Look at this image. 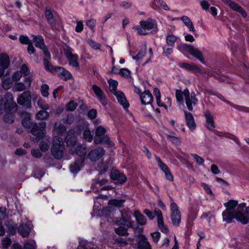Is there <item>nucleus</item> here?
<instances>
[{
	"label": "nucleus",
	"mask_w": 249,
	"mask_h": 249,
	"mask_svg": "<svg viewBox=\"0 0 249 249\" xmlns=\"http://www.w3.org/2000/svg\"><path fill=\"white\" fill-rule=\"evenodd\" d=\"M88 125V124H87L82 123L81 124H78L76 125L74 128H71L70 129L73 130V133L76 136H80L82 132H84V131Z\"/></svg>",
	"instance_id": "f704fd0d"
},
{
	"label": "nucleus",
	"mask_w": 249,
	"mask_h": 249,
	"mask_svg": "<svg viewBox=\"0 0 249 249\" xmlns=\"http://www.w3.org/2000/svg\"><path fill=\"white\" fill-rule=\"evenodd\" d=\"M183 92L180 89H177L176 91V97L178 102H181L183 100Z\"/></svg>",
	"instance_id": "5fc2aeb1"
},
{
	"label": "nucleus",
	"mask_w": 249,
	"mask_h": 249,
	"mask_svg": "<svg viewBox=\"0 0 249 249\" xmlns=\"http://www.w3.org/2000/svg\"><path fill=\"white\" fill-rule=\"evenodd\" d=\"M140 97L142 104L143 105H151L153 108V106L152 105L153 97L149 89H145Z\"/></svg>",
	"instance_id": "dca6fc26"
},
{
	"label": "nucleus",
	"mask_w": 249,
	"mask_h": 249,
	"mask_svg": "<svg viewBox=\"0 0 249 249\" xmlns=\"http://www.w3.org/2000/svg\"><path fill=\"white\" fill-rule=\"evenodd\" d=\"M46 124L45 122L42 121L38 124L34 123L32 124V128L30 130L31 133L35 136L36 141H39L45 136Z\"/></svg>",
	"instance_id": "20e7f679"
},
{
	"label": "nucleus",
	"mask_w": 249,
	"mask_h": 249,
	"mask_svg": "<svg viewBox=\"0 0 249 249\" xmlns=\"http://www.w3.org/2000/svg\"><path fill=\"white\" fill-rule=\"evenodd\" d=\"M185 115L186 123L187 126L191 130H194L196 128V124L195 122L194 118L191 113L184 111Z\"/></svg>",
	"instance_id": "a878e982"
},
{
	"label": "nucleus",
	"mask_w": 249,
	"mask_h": 249,
	"mask_svg": "<svg viewBox=\"0 0 249 249\" xmlns=\"http://www.w3.org/2000/svg\"><path fill=\"white\" fill-rule=\"evenodd\" d=\"M51 57V54L48 50V71L54 75H57L60 79L65 81L73 78L72 74L64 67L52 65L49 62V59H50Z\"/></svg>",
	"instance_id": "f03ea898"
},
{
	"label": "nucleus",
	"mask_w": 249,
	"mask_h": 249,
	"mask_svg": "<svg viewBox=\"0 0 249 249\" xmlns=\"http://www.w3.org/2000/svg\"><path fill=\"white\" fill-rule=\"evenodd\" d=\"M180 19L182 21L186 26H188L190 24L192 23L190 18L186 16H183L180 18Z\"/></svg>",
	"instance_id": "69168bd1"
},
{
	"label": "nucleus",
	"mask_w": 249,
	"mask_h": 249,
	"mask_svg": "<svg viewBox=\"0 0 249 249\" xmlns=\"http://www.w3.org/2000/svg\"><path fill=\"white\" fill-rule=\"evenodd\" d=\"M5 102L3 107V111L5 112H16L17 110L18 106L16 103L14 102L13 97L12 93L7 92L4 96Z\"/></svg>",
	"instance_id": "1a4fd4ad"
},
{
	"label": "nucleus",
	"mask_w": 249,
	"mask_h": 249,
	"mask_svg": "<svg viewBox=\"0 0 249 249\" xmlns=\"http://www.w3.org/2000/svg\"><path fill=\"white\" fill-rule=\"evenodd\" d=\"M124 199H111L108 202V205L116 207L118 208H122L124 207Z\"/></svg>",
	"instance_id": "473e14b6"
},
{
	"label": "nucleus",
	"mask_w": 249,
	"mask_h": 249,
	"mask_svg": "<svg viewBox=\"0 0 249 249\" xmlns=\"http://www.w3.org/2000/svg\"><path fill=\"white\" fill-rule=\"evenodd\" d=\"M106 129L102 126H98L95 129V135L94 138H99L106 135Z\"/></svg>",
	"instance_id": "a18cd8bd"
},
{
	"label": "nucleus",
	"mask_w": 249,
	"mask_h": 249,
	"mask_svg": "<svg viewBox=\"0 0 249 249\" xmlns=\"http://www.w3.org/2000/svg\"><path fill=\"white\" fill-rule=\"evenodd\" d=\"M115 233L120 236H127L128 235L127 228L124 226H120L115 229Z\"/></svg>",
	"instance_id": "c03bdc74"
},
{
	"label": "nucleus",
	"mask_w": 249,
	"mask_h": 249,
	"mask_svg": "<svg viewBox=\"0 0 249 249\" xmlns=\"http://www.w3.org/2000/svg\"><path fill=\"white\" fill-rule=\"evenodd\" d=\"M12 83L10 78H6L2 81V86L5 89H9L12 86Z\"/></svg>",
	"instance_id": "680f3d73"
},
{
	"label": "nucleus",
	"mask_w": 249,
	"mask_h": 249,
	"mask_svg": "<svg viewBox=\"0 0 249 249\" xmlns=\"http://www.w3.org/2000/svg\"><path fill=\"white\" fill-rule=\"evenodd\" d=\"M48 24L53 31H58L60 28L61 19L56 13H52L51 8L48 6Z\"/></svg>",
	"instance_id": "39448f33"
},
{
	"label": "nucleus",
	"mask_w": 249,
	"mask_h": 249,
	"mask_svg": "<svg viewBox=\"0 0 249 249\" xmlns=\"http://www.w3.org/2000/svg\"><path fill=\"white\" fill-rule=\"evenodd\" d=\"M108 182V179L106 178H103L101 180L98 178L96 179L94 183H92L91 185V188L93 190L97 189V188L100 189L101 187L107 183Z\"/></svg>",
	"instance_id": "e433bc0d"
},
{
	"label": "nucleus",
	"mask_w": 249,
	"mask_h": 249,
	"mask_svg": "<svg viewBox=\"0 0 249 249\" xmlns=\"http://www.w3.org/2000/svg\"><path fill=\"white\" fill-rule=\"evenodd\" d=\"M33 37V41L35 43V46L43 50L45 55H47V49L45 44V42L43 37L41 36L32 35Z\"/></svg>",
	"instance_id": "412c9836"
},
{
	"label": "nucleus",
	"mask_w": 249,
	"mask_h": 249,
	"mask_svg": "<svg viewBox=\"0 0 249 249\" xmlns=\"http://www.w3.org/2000/svg\"><path fill=\"white\" fill-rule=\"evenodd\" d=\"M178 50L182 52H188L191 55L197 59L202 63H204L203 55L198 49L195 48L193 45L186 43L181 44L178 47Z\"/></svg>",
	"instance_id": "7ed1b4c3"
},
{
	"label": "nucleus",
	"mask_w": 249,
	"mask_h": 249,
	"mask_svg": "<svg viewBox=\"0 0 249 249\" xmlns=\"http://www.w3.org/2000/svg\"><path fill=\"white\" fill-rule=\"evenodd\" d=\"M12 243L11 240L9 238H4L1 242V244L4 249L8 248Z\"/></svg>",
	"instance_id": "e2e57ef3"
},
{
	"label": "nucleus",
	"mask_w": 249,
	"mask_h": 249,
	"mask_svg": "<svg viewBox=\"0 0 249 249\" xmlns=\"http://www.w3.org/2000/svg\"><path fill=\"white\" fill-rule=\"evenodd\" d=\"M78 105L76 102L74 101H71L66 105V110L67 111H73L77 107Z\"/></svg>",
	"instance_id": "de8ad7c7"
},
{
	"label": "nucleus",
	"mask_w": 249,
	"mask_h": 249,
	"mask_svg": "<svg viewBox=\"0 0 249 249\" xmlns=\"http://www.w3.org/2000/svg\"><path fill=\"white\" fill-rule=\"evenodd\" d=\"M92 89L102 105L106 106L107 104V101L105 93L101 88L96 85H93L92 86Z\"/></svg>",
	"instance_id": "ddd939ff"
},
{
	"label": "nucleus",
	"mask_w": 249,
	"mask_h": 249,
	"mask_svg": "<svg viewBox=\"0 0 249 249\" xmlns=\"http://www.w3.org/2000/svg\"><path fill=\"white\" fill-rule=\"evenodd\" d=\"M88 116L91 120L94 119L97 116V111L95 109H91L88 112Z\"/></svg>",
	"instance_id": "0e129e2a"
},
{
	"label": "nucleus",
	"mask_w": 249,
	"mask_h": 249,
	"mask_svg": "<svg viewBox=\"0 0 249 249\" xmlns=\"http://www.w3.org/2000/svg\"><path fill=\"white\" fill-rule=\"evenodd\" d=\"M88 44L89 45L93 48L94 50H100L101 45L100 43H97L93 40L90 39L88 41Z\"/></svg>",
	"instance_id": "3c124183"
},
{
	"label": "nucleus",
	"mask_w": 249,
	"mask_h": 249,
	"mask_svg": "<svg viewBox=\"0 0 249 249\" xmlns=\"http://www.w3.org/2000/svg\"><path fill=\"white\" fill-rule=\"evenodd\" d=\"M178 66L182 69L188 70L194 72H197L198 73H202L201 69L196 64H191L185 62H179Z\"/></svg>",
	"instance_id": "4be33fe9"
},
{
	"label": "nucleus",
	"mask_w": 249,
	"mask_h": 249,
	"mask_svg": "<svg viewBox=\"0 0 249 249\" xmlns=\"http://www.w3.org/2000/svg\"><path fill=\"white\" fill-rule=\"evenodd\" d=\"M42 151L39 149H33L31 150V154L34 158H40L42 156Z\"/></svg>",
	"instance_id": "6e6d98bb"
},
{
	"label": "nucleus",
	"mask_w": 249,
	"mask_h": 249,
	"mask_svg": "<svg viewBox=\"0 0 249 249\" xmlns=\"http://www.w3.org/2000/svg\"><path fill=\"white\" fill-rule=\"evenodd\" d=\"M140 25L144 30L153 29L156 33L158 31L157 22L155 19L152 18H149L146 20L140 21Z\"/></svg>",
	"instance_id": "9d476101"
},
{
	"label": "nucleus",
	"mask_w": 249,
	"mask_h": 249,
	"mask_svg": "<svg viewBox=\"0 0 249 249\" xmlns=\"http://www.w3.org/2000/svg\"><path fill=\"white\" fill-rule=\"evenodd\" d=\"M201 186L203 187L207 194L212 196L213 197L214 196V194L212 191L210 186L208 184L205 183H201Z\"/></svg>",
	"instance_id": "8fccbe9b"
},
{
	"label": "nucleus",
	"mask_w": 249,
	"mask_h": 249,
	"mask_svg": "<svg viewBox=\"0 0 249 249\" xmlns=\"http://www.w3.org/2000/svg\"><path fill=\"white\" fill-rule=\"evenodd\" d=\"M170 211L172 224L174 226L178 227L181 222V214L175 202L171 203Z\"/></svg>",
	"instance_id": "0eeeda50"
},
{
	"label": "nucleus",
	"mask_w": 249,
	"mask_h": 249,
	"mask_svg": "<svg viewBox=\"0 0 249 249\" xmlns=\"http://www.w3.org/2000/svg\"><path fill=\"white\" fill-rule=\"evenodd\" d=\"M7 113L4 115L3 117L4 121L5 123L12 124L13 123L14 120V117L13 115L12 114L13 112H6Z\"/></svg>",
	"instance_id": "09e8293b"
},
{
	"label": "nucleus",
	"mask_w": 249,
	"mask_h": 249,
	"mask_svg": "<svg viewBox=\"0 0 249 249\" xmlns=\"http://www.w3.org/2000/svg\"><path fill=\"white\" fill-rule=\"evenodd\" d=\"M84 163L80 162L79 160L76 159L74 162L70 166V171L73 174H77L81 170V167Z\"/></svg>",
	"instance_id": "2f4dec72"
},
{
	"label": "nucleus",
	"mask_w": 249,
	"mask_h": 249,
	"mask_svg": "<svg viewBox=\"0 0 249 249\" xmlns=\"http://www.w3.org/2000/svg\"><path fill=\"white\" fill-rule=\"evenodd\" d=\"M66 131V127L60 124L57 128V136L53 138L51 152L52 155L56 159L60 160L63 156L65 147L61 137L64 136Z\"/></svg>",
	"instance_id": "f257e3e1"
},
{
	"label": "nucleus",
	"mask_w": 249,
	"mask_h": 249,
	"mask_svg": "<svg viewBox=\"0 0 249 249\" xmlns=\"http://www.w3.org/2000/svg\"><path fill=\"white\" fill-rule=\"evenodd\" d=\"M110 180L115 185H122L127 180L126 175L119 170L112 169L110 173Z\"/></svg>",
	"instance_id": "423d86ee"
},
{
	"label": "nucleus",
	"mask_w": 249,
	"mask_h": 249,
	"mask_svg": "<svg viewBox=\"0 0 249 249\" xmlns=\"http://www.w3.org/2000/svg\"><path fill=\"white\" fill-rule=\"evenodd\" d=\"M170 133L171 134H172V135H166L167 139L170 142H171L172 143H173V144H174L176 146H178V145H180V144L181 143L180 139L179 137H177L175 136L176 133L172 131L170 132Z\"/></svg>",
	"instance_id": "72a5a7b5"
},
{
	"label": "nucleus",
	"mask_w": 249,
	"mask_h": 249,
	"mask_svg": "<svg viewBox=\"0 0 249 249\" xmlns=\"http://www.w3.org/2000/svg\"><path fill=\"white\" fill-rule=\"evenodd\" d=\"M34 123L30 121V115L26 113L25 118L22 121V125L26 128H30L31 130L32 128V124Z\"/></svg>",
	"instance_id": "79ce46f5"
},
{
	"label": "nucleus",
	"mask_w": 249,
	"mask_h": 249,
	"mask_svg": "<svg viewBox=\"0 0 249 249\" xmlns=\"http://www.w3.org/2000/svg\"><path fill=\"white\" fill-rule=\"evenodd\" d=\"M6 226L7 228L8 232L10 234L14 235L17 231H18V224L14 223L12 220H9L7 221Z\"/></svg>",
	"instance_id": "c756f323"
},
{
	"label": "nucleus",
	"mask_w": 249,
	"mask_h": 249,
	"mask_svg": "<svg viewBox=\"0 0 249 249\" xmlns=\"http://www.w3.org/2000/svg\"><path fill=\"white\" fill-rule=\"evenodd\" d=\"M139 240L137 243L138 249H151V247L146 236L143 234L138 236Z\"/></svg>",
	"instance_id": "5701e85b"
},
{
	"label": "nucleus",
	"mask_w": 249,
	"mask_h": 249,
	"mask_svg": "<svg viewBox=\"0 0 249 249\" xmlns=\"http://www.w3.org/2000/svg\"><path fill=\"white\" fill-rule=\"evenodd\" d=\"M77 136L74 134L72 129H69L67 132L64 139V142L67 146L73 147L77 142Z\"/></svg>",
	"instance_id": "2eb2a0df"
},
{
	"label": "nucleus",
	"mask_w": 249,
	"mask_h": 249,
	"mask_svg": "<svg viewBox=\"0 0 249 249\" xmlns=\"http://www.w3.org/2000/svg\"><path fill=\"white\" fill-rule=\"evenodd\" d=\"M105 150L103 147H97L91 150L88 154V157L91 161H96L100 159L105 154Z\"/></svg>",
	"instance_id": "9b49d317"
},
{
	"label": "nucleus",
	"mask_w": 249,
	"mask_h": 249,
	"mask_svg": "<svg viewBox=\"0 0 249 249\" xmlns=\"http://www.w3.org/2000/svg\"><path fill=\"white\" fill-rule=\"evenodd\" d=\"M187 91V94H185V99L187 107L189 110L192 111L193 107L192 106V101L190 99V93L188 90Z\"/></svg>",
	"instance_id": "49530a36"
},
{
	"label": "nucleus",
	"mask_w": 249,
	"mask_h": 249,
	"mask_svg": "<svg viewBox=\"0 0 249 249\" xmlns=\"http://www.w3.org/2000/svg\"><path fill=\"white\" fill-rule=\"evenodd\" d=\"M36 118L38 120H45L47 118V111L46 110H44L39 111L37 115Z\"/></svg>",
	"instance_id": "864d4df0"
},
{
	"label": "nucleus",
	"mask_w": 249,
	"mask_h": 249,
	"mask_svg": "<svg viewBox=\"0 0 249 249\" xmlns=\"http://www.w3.org/2000/svg\"><path fill=\"white\" fill-rule=\"evenodd\" d=\"M33 174L35 178H40L45 175V172L40 169L36 168L34 171Z\"/></svg>",
	"instance_id": "603ef678"
},
{
	"label": "nucleus",
	"mask_w": 249,
	"mask_h": 249,
	"mask_svg": "<svg viewBox=\"0 0 249 249\" xmlns=\"http://www.w3.org/2000/svg\"><path fill=\"white\" fill-rule=\"evenodd\" d=\"M18 104L29 107L31 104V95L30 91H26L20 94L17 100Z\"/></svg>",
	"instance_id": "4468645a"
},
{
	"label": "nucleus",
	"mask_w": 249,
	"mask_h": 249,
	"mask_svg": "<svg viewBox=\"0 0 249 249\" xmlns=\"http://www.w3.org/2000/svg\"><path fill=\"white\" fill-rule=\"evenodd\" d=\"M10 65L9 57L6 53H3L0 55V66L7 69Z\"/></svg>",
	"instance_id": "7c9ffc66"
},
{
	"label": "nucleus",
	"mask_w": 249,
	"mask_h": 249,
	"mask_svg": "<svg viewBox=\"0 0 249 249\" xmlns=\"http://www.w3.org/2000/svg\"><path fill=\"white\" fill-rule=\"evenodd\" d=\"M158 226L162 232L167 233L168 231V229L166 226L164 225L162 213L160 211H159L157 213Z\"/></svg>",
	"instance_id": "bb28decb"
},
{
	"label": "nucleus",
	"mask_w": 249,
	"mask_h": 249,
	"mask_svg": "<svg viewBox=\"0 0 249 249\" xmlns=\"http://www.w3.org/2000/svg\"><path fill=\"white\" fill-rule=\"evenodd\" d=\"M94 142L96 144H106L109 147H113L115 146V143L110 140V138L107 135L102 137L94 138Z\"/></svg>",
	"instance_id": "6ab92c4d"
},
{
	"label": "nucleus",
	"mask_w": 249,
	"mask_h": 249,
	"mask_svg": "<svg viewBox=\"0 0 249 249\" xmlns=\"http://www.w3.org/2000/svg\"><path fill=\"white\" fill-rule=\"evenodd\" d=\"M19 40L21 43L28 45L32 41L30 40L28 36L24 35H21L19 36Z\"/></svg>",
	"instance_id": "bf43d9fd"
},
{
	"label": "nucleus",
	"mask_w": 249,
	"mask_h": 249,
	"mask_svg": "<svg viewBox=\"0 0 249 249\" xmlns=\"http://www.w3.org/2000/svg\"><path fill=\"white\" fill-rule=\"evenodd\" d=\"M237 212L225 209L222 213L223 221L227 224L231 223L234 219H236Z\"/></svg>",
	"instance_id": "f3484780"
},
{
	"label": "nucleus",
	"mask_w": 249,
	"mask_h": 249,
	"mask_svg": "<svg viewBox=\"0 0 249 249\" xmlns=\"http://www.w3.org/2000/svg\"><path fill=\"white\" fill-rule=\"evenodd\" d=\"M174 47L167 46V45H165L162 47L163 53L167 54H171L173 53V49Z\"/></svg>",
	"instance_id": "774afa93"
},
{
	"label": "nucleus",
	"mask_w": 249,
	"mask_h": 249,
	"mask_svg": "<svg viewBox=\"0 0 249 249\" xmlns=\"http://www.w3.org/2000/svg\"><path fill=\"white\" fill-rule=\"evenodd\" d=\"M108 83L110 87V90L111 93L113 94H115L118 91H117V87L118 85L117 81L113 80L110 78L108 81Z\"/></svg>",
	"instance_id": "37998d69"
},
{
	"label": "nucleus",
	"mask_w": 249,
	"mask_h": 249,
	"mask_svg": "<svg viewBox=\"0 0 249 249\" xmlns=\"http://www.w3.org/2000/svg\"><path fill=\"white\" fill-rule=\"evenodd\" d=\"M74 152L79 156V158L77 159L79 160L81 163H84L87 154L86 147H84L81 144H79L75 148Z\"/></svg>",
	"instance_id": "393cba45"
},
{
	"label": "nucleus",
	"mask_w": 249,
	"mask_h": 249,
	"mask_svg": "<svg viewBox=\"0 0 249 249\" xmlns=\"http://www.w3.org/2000/svg\"><path fill=\"white\" fill-rule=\"evenodd\" d=\"M236 220L244 225L249 223V217L245 215L241 212H237Z\"/></svg>",
	"instance_id": "4c0bfd02"
},
{
	"label": "nucleus",
	"mask_w": 249,
	"mask_h": 249,
	"mask_svg": "<svg viewBox=\"0 0 249 249\" xmlns=\"http://www.w3.org/2000/svg\"><path fill=\"white\" fill-rule=\"evenodd\" d=\"M118 102L123 106L124 110L127 109L129 107V103L127 101L124 94L121 91H118L115 94Z\"/></svg>",
	"instance_id": "b1692460"
},
{
	"label": "nucleus",
	"mask_w": 249,
	"mask_h": 249,
	"mask_svg": "<svg viewBox=\"0 0 249 249\" xmlns=\"http://www.w3.org/2000/svg\"><path fill=\"white\" fill-rule=\"evenodd\" d=\"M131 71L127 68L121 69L120 75L124 77L128 78L130 75Z\"/></svg>",
	"instance_id": "13d9d810"
},
{
	"label": "nucleus",
	"mask_w": 249,
	"mask_h": 249,
	"mask_svg": "<svg viewBox=\"0 0 249 249\" xmlns=\"http://www.w3.org/2000/svg\"><path fill=\"white\" fill-rule=\"evenodd\" d=\"M177 37L173 34H168L166 36V45L167 46L174 47Z\"/></svg>",
	"instance_id": "58836bf2"
},
{
	"label": "nucleus",
	"mask_w": 249,
	"mask_h": 249,
	"mask_svg": "<svg viewBox=\"0 0 249 249\" xmlns=\"http://www.w3.org/2000/svg\"><path fill=\"white\" fill-rule=\"evenodd\" d=\"M204 116L206 119V127L209 130H213L215 127L213 117L209 110L204 112Z\"/></svg>",
	"instance_id": "aec40b11"
},
{
	"label": "nucleus",
	"mask_w": 249,
	"mask_h": 249,
	"mask_svg": "<svg viewBox=\"0 0 249 249\" xmlns=\"http://www.w3.org/2000/svg\"><path fill=\"white\" fill-rule=\"evenodd\" d=\"M129 223V221L127 220L124 217H122L118 221V224L120 225V226H124V227H126L127 224Z\"/></svg>",
	"instance_id": "338daca9"
},
{
	"label": "nucleus",
	"mask_w": 249,
	"mask_h": 249,
	"mask_svg": "<svg viewBox=\"0 0 249 249\" xmlns=\"http://www.w3.org/2000/svg\"><path fill=\"white\" fill-rule=\"evenodd\" d=\"M63 51L69 65L73 67H78L79 66L78 62V55L77 54L72 53L73 49L70 46H67L66 48H64Z\"/></svg>",
	"instance_id": "6e6552de"
},
{
	"label": "nucleus",
	"mask_w": 249,
	"mask_h": 249,
	"mask_svg": "<svg viewBox=\"0 0 249 249\" xmlns=\"http://www.w3.org/2000/svg\"><path fill=\"white\" fill-rule=\"evenodd\" d=\"M238 203L237 200H230L228 202L225 203L224 206L228 210L235 211V209L238 205Z\"/></svg>",
	"instance_id": "ea45409f"
},
{
	"label": "nucleus",
	"mask_w": 249,
	"mask_h": 249,
	"mask_svg": "<svg viewBox=\"0 0 249 249\" xmlns=\"http://www.w3.org/2000/svg\"><path fill=\"white\" fill-rule=\"evenodd\" d=\"M145 54V50L143 51L142 50H140L139 51V52L137 54V55L135 56H133L132 58L134 60L137 61V60H139L142 58L144 56Z\"/></svg>",
	"instance_id": "4d7b16f0"
},
{
	"label": "nucleus",
	"mask_w": 249,
	"mask_h": 249,
	"mask_svg": "<svg viewBox=\"0 0 249 249\" xmlns=\"http://www.w3.org/2000/svg\"><path fill=\"white\" fill-rule=\"evenodd\" d=\"M83 138L88 142H91L93 140V136L91 134L88 125L83 133Z\"/></svg>",
	"instance_id": "a19ab883"
},
{
	"label": "nucleus",
	"mask_w": 249,
	"mask_h": 249,
	"mask_svg": "<svg viewBox=\"0 0 249 249\" xmlns=\"http://www.w3.org/2000/svg\"><path fill=\"white\" fill-rule=\"evenodd\" d=\"M192 156L198 165H202L204 162V160L196 154H192Z\"/></svg>",
	"instance_id": "052dcab7"
},
{
	"label": "nucleus",
	"mask_w": 249,
	"mask_h": 249,
	"mask_svg": "<svg viewBox=\"0 0 249 249\" xmlns=\"http://www.w3.org/2000/svg\"><path fill=\"white\" fill-rule=\"evenodd\" d=\"M134 216L138 224L141 226L145 225L147 222L146 217L142 214L139 210H135L134 213Z\"/></svg>",
	"instance_id": "c85d7f7f"
},
{
	"label": "nucleus",
	"mask_w": 249,
	"mask_h": 249,
	"mask_svg": "<svg viewBox=\"0 0 249 249\" xmlns=\"http://www.w3.org/2000/svg\"><path fill=\"white\" fill-rule=\"evenodd\" d=\"M223 102L240 111L249 113V108L247 107L235 105L226 99H225Z\"/></svg>",
	"instance_id": "c9c22d12"
},
{
	"label": "nucleus",
	"mask_w": 249,
	"mask_h": 249,
	"mask_svg": "<svg viewBox=\"0 0 249 249\" xmlns=\"http://www.w3.org/2000/svg\"><path fill=\"white\" fill-rule=\"evenodd\" d=\"M226 5L229 6L233 11L238 12L242 16L246 18L247 17L246 11L237 3L231 1V0H221Z\"/></svg>",
	"instance_id": "f8f14e48"
},
{
	"label": "nucleus",
	"mask_w": 249,
	"mask_h": 249,
	"mask_svg": "<svg viewBox=\"0 0 249 249\" xmlns=\"http://www.w3.org/2000/svg\"><path fill=\"white\" fill-rule=\"evenodd\" d=\"M32 227V224L30 222L22 223L18 227V232L23 237H27L30 234Z\"/></svg>",
	"instance_id": "a211bd4d"
},
{
	"label": "nucleus",
	"mask_w": 249,
	"mask_h": 249,
	"mask_svg": "<svg viewBox=\"0 0 249 249\" xmlns=\"http://www.w3.org/2000/svg\"><path fill=\"white\" fill-rule=\"evenodd\" d=\"M213 130L214 133L217 136H218L220 137L228 138L230 139L233 140L238 145H240L241 143H240V142L239 139H238V138L237 137H236L234 135L230 134L229 133H222V132H221L217 130H215L214 129Z\"/></svg>",
	"instance_id": "cd10ccee"
}]
</instances>
